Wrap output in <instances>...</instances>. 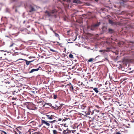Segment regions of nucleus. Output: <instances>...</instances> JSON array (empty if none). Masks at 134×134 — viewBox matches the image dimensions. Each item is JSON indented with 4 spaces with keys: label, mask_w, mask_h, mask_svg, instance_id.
Here are the masks:
<instances>
[{
    "label": "nucleus",
    "mask_w": 134,
    "mask_h": 134,
    "mask_svg": "<svg viewBox=\"0 0 134 134\" xmlns=\"http://www.w3.org/2000/svg\"><path fill=\"white\" fill-rule=\"evenodd\" d=\"M55 114L53 112H50L45 114V118L48 120H52L55 119V118H57L55 116Z\"/></svg>",
    "instance_id": "1"
},
{
    "label": "nucleus",
    "mask_w": 134,
    "mask_h": 134,
    "mask_svg": "<svg viewBox=\"0 0 134 134\" xmlns=\"http://www.w3.org/2000/svg\"><path fill=\"white\" fill-rule=\"evenodd\" d=\"M49 123V121L46 120L45 117H42V119H41V126L44 125L49 127L50 126Z\"/></svg>",
    "instance_id": "2"
},
{
    "label": "nucleus",
    "mask_w": 134,
    "mask_h": 134,
    "mask_svg": "<svg viewBox=\"0 0 134 134\" xmlns=\"http://www.w3.org/2000/svg\"><path fill=\"white\" fill-rule=\"evenodd\" d=\"M57 11L55 9L52 10L51 12H49L47 11L45 12V13L47 14V15L49 16H53L54 15H55V14L57 12Z\"/></svg>",
    "instance_id": "3"
},
{
    "label": "nucleus",
    "mask_w": 134,
    "mask_h": 134,
    "mask_svg": "<svg viewBox=\"0 0 134 134\" xmlns=\"http://www.w3.org/2000/svg\"><path fill=\"white\" fill-rule=\"evenodd\" d=\"M66 87H68L70 91H73L74 90H75L76 89L77 87L75 86H74V85H72L71 83H70L69 84H68Z\"/></svg>",
    "instance_id": "4"
},
{
    "label": "nucleus",
    "mask_w": 134,
    "mask_h": 134,
    "mask_svg": "<svg viewBox=\"0 0 134 134\" xmlns=\"http://www.w3.org/2000/svg\"><path fill=\"white\" fill-rule=\"evenodd\" d=\"M88 111H85V113L86 115H92L93 114L94 111L91 110L90 107H87Z\"/></svg>",
    "instance_id": "5"
},
{
    "label": "nucleus",
    "mask_w": 134,
    "mask_h": 134,
    "mask_svg": "<svg viewBox=\"0 0 134 134\" xmlns=\"http://www.w3.org/2000/svg\"><path fill=\"white\" fill-rule=\"evenodd\" d=\"M73 111H71L70 112H69L67 114H68L66 115H65L64 114V113H62V115L63 116H66V117L69 118V119H70V118H71L72 117V114H71V113Z\"/></svg>",
    "instance_id": "6"
},
{
    "label": "nucleus",
    "mask_w": 134,
    "mask_h": 134,
    "mask_svg": "<svg viewBox=\"0 0 134 134\" xmlns=\"http://www.w3.org/2000/svg\"><path fill=\"white\" fill-rule=\"evenodd\" d=\"M62 120V119L61 118H59L58 119V120H57L55 119H54V120L52 121H49L50 123L51 124H58V121H61Z\"/></svg>",
    "instance_id": "7"
},
{
    "label": "nucleus",
    "mask_w": 134,
    "mask_h": 134,
    "mask_svg": "<svg viewBox=\"0 0 134 134\" xmlns=\"http://www.w3.org/2000/svg\"><path fill=\"white\" fill-rule=\"evenodd\" d=\"M18 96V93L15 91H14L13 93L12 99L15 100L17 99V96Z\"/></svg>",
    "instance_id": "8"
},
{
    "label": "nucleus",
    "mask_w": 134,
    "mask_h": 134,
    "mask_svg": "<svg viewBox=\"0 0 134 134\" xmlns=\"http://www.w3.org/2000/svg\"><path fill=\"white\" fill-rule=\"evenodd\" d=\"M71 130H70L68 128H67L66 130L63 131V134H69L71 133Z\"/></svg>",
    "instance_id": "9"
},
{
    "label": "nucleus",
    "mask_w": 134,
    "mask_h": 134,
    "mask_svg": "<svg viewBox=\"0 0 134 134\" xmlns=\"http://www.w3.org/2000/svg\"><path fill=\"white\" fill-rule=\"evenodd\" d=\"M29 9H30L29 12L30 13L32 12H33L35 11V9L31 5H30L29 7Z\"/></svg>",
    "instance_id": "10"
},
{
    "label": "nucleus",
    "mask_w": 134,
    "mask_h": 134,
    "mask_svg": "<svg viewBox=\"0 0 134 134\" xmlns=\"http://www.w3.org/2000/svg\"><path fill=\"white\" fill-rule=\"evenodd\" d=\"M109 24H111V25H120V24L117 23H115L113 21L111 20H109Z\"/></svg>",
    "instance_id": "11"
},
{
    "label": "nucleus",
    "mask_w": 134,
    "mask_h": 134,
    "mask_svg": "<svg viewBox=\"0 0 134 134\" xmlns=\"http://www.w3.org/2000/svg\"><path fill=\"white\" fill-rule=\"evenodd\" d=\"M41 68V67H40V66H39V67L38 68H37V69H32L29 72V73H31L33 72H34V71H38L39 70V68Z\"/></svg>",
    "instance_id": "12"
},
{
    "label": "nucleus",
    "mask_w": 134,
    "mask_h": 134,
    "mask_svg": "<svg viewBox=\"0 0 134 134\" xmlns=\"http://www.w3.org/2000/svg\"><path fill=\"white\" fill-rule=\"evenodd\" d=\"M91 88H93V90L96 93H98L99 92V91L97 88L95 87L93 88V87H91Z\"/></svg>",
    "instance_id": "13"
},
{
    "label": "nucleus",
    "mask_w": 134,
    "mask_h": 134,
    "mask_svg": "<svg viewBox=\"0 0 134 134\" xmlns=\"http://www.w3.org/2000/svg\"><path fill=\"white\" fill-rule=\"evenodd\" d=\"M4 51L3 50H1L0 51V57L2 58V56L4 55Z\"/></svg>",
    "instance_id": "14"
},
{
    "label": "nucleus",
    "mask_w": 134,
    "mask_h": 134,
    "mask_svg": "<svg viewBox=\"0 0 134 134\" xmlns=\"http://www.w3.org/2000/svg\"><path fill=\"white\" fill-rule=\"evenodd\" d=\"M96 28L93 25L91 26L90 27V29L92 30H94L96 29Z\"/></svg>",
    "instance_id": "15"
},
{
    "label": "nucleus",
    "mask_w": 134,
    "mask_h": 134,
    "mask_svg": "<svg viewBox=\"0 0 134 134\" xmlns=\"http://www.w3.org/2000/svg\"><path fill=\"white\" fill-rule=\"evenodd\" d=\"M53 134H58V132L56 130H52Z\"/></svg>",
    "instance_id": "16"
},
{
    "label": "nucleus",
    "mask_w": 134,
    "mask_h": 134,
    "mask_svg": "<svg viewBox=\"0 0 134 134\" xmlns=\"http://www.w3.org/2000/svg\"><path fill=\"white\" fill-rule=\"evenodd\" d=\"M100 24V22L97 23L93 25L94 26H95L96 28Z\"/></svg>",
    "instance_id": "17"
},
{
    "label": "nucleus",
    "mask_w": 134,
    "mask_h": 134,
    "mask_svg": "<svg viewBox=\"0 0 134 134\" xmlns=\"http://www.w3.org/2000/svg\"><path fill=\"white\" fill-rule=\"evenodd\" d=\"M33 132L32 130L29 129L28 131L27 132L26 134H31L32 132Z\"/></svg>",
    "instance_id": "18"
},
{
    "label": "nucleus",
    "mask_w": 134,
    "mask_h": 134,
    "mask_svg": "<svg viewBox=\"0 0 134 134\" xmlns=\"http://www.w3.org/2000/svg\"><path fill=\"white\" fill-rule=\"evenodd\" d=\"M25 60L26 62V64L27 65H29L30 63H31V62H32L33 61H28L26 60Z\"/></svg>",
    "instance_id": "19"
},
{
    "label": "nucleus",
    "mask_w": 134,
    "mask_h": 134,
    "mask_svg": "<svg viewBox=\"0 0 134 134\" xmlns=\"http://www.w3.org/2000/svg\"><path fill=\"white\" fill-rule=\"evenodd\" d=\"M53 32L55 34V36L57 37H58V38L59 39L60 38H59V35L56 33L55 32V31H53Z\"/></svg>",
    "instance_id": "20"
},
{
    "label": "nucleus",
    "mask_w": 134,
    "mask_h": 134,
    "mask_svg": "<svg viewBox=\"0 0 134 134\" xmlns=\"http://www.w3.org/2000/svg\"><path fill=\"white\" fill-rule=\"evenodd\" d=\"M64 104H60V105L59 106H57V108L59 109H61V108H62V107H63V105H64Z\"/></svg>",
    "instance_id": "21"
},
{
    "label": "nucleus",
    "mask_w": 134,
    "mask_h": 134,
    "mask_svg": "<svg viewBox=\"0 0 134 134\" xmlns=\"http://www.w3.org/2000/svg\"><path fill=\"white\" fill-rule=\"evenodd\" d=\"M109 32L110 33H112L113 32L114 30L112 29H109L108 30Z\"/></svg>",
    "instance_id": "22"
},
{
    "label": "nucleus",
    "mask_w": 134,
    "mask_h": 134,
    "mask_svg": "<svg viewBox=\"0 0 134 134\" xmlns=\"http://www.w3.org/2000/svg\"><path fill=\"white\" fill-rule=\"evenodd\" d=\"M32 134H42V133L39 131L35 132L34 133L32 132Z\"/></svg>",
    "instance_id": "23"
},
{
    "label": "nucleus",
    "mask_w": 134,
    "mask_h": 134,
    "mask_svg": "<svg viewBox=\"0 0 134 134\" xmlns=\"http://www.w3.org/2000/svg\"><path fill=\"white\" fill-rule=\"evenodd\" d=\"M53 98L54 99H56L57 97V95L54 93L53 94Z\"/></svg>",
    "instance_id": "24"
},
{
    "label": "nucleus",
    "mask_w": 134,
    "mask_h": 134,
    "mask_svg": "<svg viewBox=\"0 0 134 134\" xmlns=\"http://www.w3.org/2000/svg\"><path fill=\"white\" fill-rule=\"evenodd\" d=\"M68 119H69V118L64 117V119H63L62 121H65Z\"/></svg>",
    "instance_id": "25"
},
{
    "label": "nucleus",
    "mask_w": 134,
    "mask_h": 134,
    "mask_svg": "<svg viewBox=\"0 0 134 134\" xmlns=\"http://www.w3.org/2000/svg\"><path fill=\"white\" fill-rule=\"evenodd\" d=\"M69 57L70 58H74V57H73V55L71 54H70L69 55Z\"/></svg>",
    "instance_id": "26"
},
{
    "label": "nucleus",
    "mask_w": 134,
    "mask_h": 134,
    "mask_svg": "<svg viewBox=\"0 0 134 134\" xmlns=\"http://www.w3.org/2000/svg\"><path fill=\"white\" fill-rule=\"evenodd\" d=\"M116 104L117 105H118L119 106H121V104H120V102H117V101H116Z\"/></svg>",
    "instance_id": "27"
},
{
    "label": "nucleus",
    "mask_w": 134,
    "mask_h": 134,
    "mask_svg": "<svg viewBox=\"0 0 134 134\" xmlns=\"http://www.w3.org/2000/svg\"><path fill=\"white\" fill-rule=\"evenodd\" d=\"M123 1V2H120V3H122L123 4L126 1H128V0H122Z\"/></svg>",
    "instance_id": "28"
},
{
    "label": "nucleus",
    "mask_w": 134,
    "mask_h": 134,
    "mask_svg": "<svg viewBox=\"0 0 134 134\" xmlns=\"http://www.w3.org/2000/svg\"><path fill=\"white\" fill-rule=\"evenodd\" d=\"M93 60V59L92 58H91L88 60V62H91Z\"/></svg>",
    "instance_id": "29"
},
{
    "label": "nucleus",
    "mask_w": 134,
    "mask_h": 134,
    "mask_svg": "<svg viewBox=\"0 0 134 134\" xmlns=\"http://www.w3.org/2000/svg\"><path fill=\"white\" fill-rule=\"evenodd\" d=\"M15 44L14 43H12L10 46H9V47H12Z\"/></svg>",
    "instance_id": "30"
},
{
    "label": "nucleus",
    "mask_w": 134,
    "mask_h": 134,
    "mask_svg": "<svg viewBox=\"0 0 134 134\" xmlns=\"http://www.w3.org/2000/svg\"><path fill=\"white\" fill-rule=\"evenodd\" d=\"M31 123L32 124H35V125L36 124L35 122V121H33L32 122H31Z\"/></svg>",
    "instance_id": "31"
},
{
    "label": "nucleus",
    "mask_w": 134,
    "mask_h": 134,
    "mask_svg": "<svg viewBox=\"0 0 134 134\" xmlns=\"http://www.w3.org/2000/svg\"><path fill=\"white\" fill-rule=\"evenodd\" d=\"M50 50L51 51H52L53 52H56V51H55L53 49H50Z\"/></svg>",
    "instance_id": "32"
},
{
    "label": "nucleus",
    "mask_w": 134,
    "mask_h": 134,
    "mask_svg": "<svg viewBox=\"0 0 134 134\" xmlns=\"http://www.w3.org/2000/svg\"><path fill=\"white\" fill-rule=\"evenodd\" d=\"M64 1H66V2H70V0H64Z\"/></svg>",
    "instance_id": "33"
},
{
    "label": "nucleus",
    "mask_w": 134,
    "mask_h": 134,
    "mask_svg": "<svg viewBox=\"0 0 134 134\" xmlns=\"http://www.w3.org/2000/svg\"><path fill=\"white\" fill-rule=\"evenodd\" d=\"M75 131H76V130H73L72 131L71 130V131L72 132V133H74L75 132Z\"/></svg>",
    "instance_id": "34"
},
{
    "label": "nucleus",
    "mask_w": 134,
    "mask_h": 134,
    "mask_svg": "<svg viewBox=\"0 0 134 134\" xmlns=\"http://www.w3.org/2000/svg\"><path fill=\"white\" fill-rule=\"evenodd\" d=\"M57 44H58L59 45V46H60L61 45V44L60 43L58 42H57Z\"/></svg>",
    "instance_id": "35"
},
{
    "label": "nucleus",
    "mask_w": 134,
    "mask_h": 134,
    "mask_svg": "<svg viewBox=\"0 0 134 134\" xmlns=\"http://www.w3.org/2000/svg\"><path fill=\"white\" fill-rule=\"evenodd\" d=\"M114 121L116 123V124L117 125H118V122H117V121L116 120H114Z\"/></svg>",
    "instance_id": "36"
},
{
    "label": "nucleus",
    "mask_w": 134,
    "mask_h": 134,
    "mask_svg": "<svg viewBox=\"0 0 134 134\" xmlns=\"http://www.w3.org/2000/svg\"><path fill=\"white\" fill-rule=\"evenodd\" d=\"M3 54H4V55H6V52H5L4 51V53Z\"/></svg>",
    "instance_id": "37"
},
{
    "label": "nucleus",
    "mask_w": 134,
    "mask_h": 134,
    "mask_svg": "<svg viewBox=\"0 0 134 134\" xmlns=\"http://www.w3.org/2000/svg\"><path fill=\"white\" fill-rule=\"evenodd\" d=\"M73 2L74 3H77V1H76L75 0L74 1H73Z\"/></svg>",
    "instance_id": "38"
},
{
    "label": "nucleus",
    "mask_w": 134,
    "mask_h": 134,
    "mask_svg": "<svg viewBox=\"0 0 134 134\" xmlns=\"http://www.w3.org/2000/svg\"><path fill=\"white\" fill-rule=\"evenodd\" d=\"M96 107L97 108H100V107H99V106L98 105H96Z\"/></svg>",
    "instance_id": "39"
},
{
    "label": "nucleus",
    "mask_w": 134,
    "mask_h": 134,
    "mask_svg": "<svg viewBox=\"0 0 134 134\" xmlns=\"http://www.w3.org/2000/svg\"><path fill=\"white\" fill-rule=\"evenodd\" d=\"M116 134H121L119 132H117L116 133Z\"/></svg>",
    "instance_id": "40"
},
{
    "label": "nucleus",
    "mask_w": 134,
    "mask_h": 134,
    "mask_svg": "<svg viewBox=\"0 0 134 134\" xmlns=\"http://www.w3.org/2000/svg\"><path fill=\"white\" fill-rule=\"evenodd\" d=\"M5 82L6 83H8V84H9L10 83V82Z\"/></svg>",
    "instance_id": "41"
},
{
    "label": "nucleus",
    "mask_w": 134,
    "mask_h": 134,
    "mask_svg": "<svg viewBox=\"0 0 134 134\" xmlns=\"http://www.w3.org/2000/svg\"><path fill=\"white\" fill-rule=\"evenodd\" d=\"M107 81L105 83V85H107Z\"/></svg>",
    "instance_id": "42"
},
{
    "label": "nucleus",
    "mask_w": 134,
    "mask_h": 134,
    "mask_svg": "<svg viewBox=\"0 0 134 134\" xmlns=\"http://www.w3.org/2000/svg\"><path fill=\"white\" fill-rule=\"evenodd\" d=\"M82 84H83L82 82H81V83L80 85H82Z\"/></svg>",
    "instance_id": "43"
},
{
    "label": "nucleus",
    "mask_w": 134,
    "mask_h": 134,
    "mask_svg": "<svg viewBox=\"0 0 134 134\" xmlns=\"http://www.w3.org/2000/svg\"><path fill=\"white\" fill-rule=\"evenodd\" d=\"M63 109H64V110H66V109H65V108H63Z\"/></svg>",
    "instance_id": "44"
},
{
    "label": "nucleus",
    "mask_w": 134,
    "mask_h": 134,
    "mask_svg": "<svg viewBox=\"0 0 134 134\" xmlns=\"http://www.w3.org/2000/svg\"><path fill=\"white\" fill-rule=\"evenodd\" d=\"M96 1L97 2L98 0H94Z\"/></svg>",
    "instance_id": "45"
},
{
    "label": "nucleus",
    "mask_w": 134,
    "mask_h": 134,
    "mask_svg": "<svg viewBox=\"0 0 134 134\" xmlns=\"http://www.w3.org/2000/svg\"><path fill=\"white\" fill-rule=\"evenodd\" d=\"M51 30L53 31V30L52 29H51Z\"/></svg>",
    "instance_id": "46"
},
{
    "label": "nucleus",
    "mask_w": 134,
    "mask_h": 134,
    "mask_svg": "<svg viewBox=\"0 0 134 134\" xmlns=\"http://www.w3.org/2000/svg\"><path fill=\"white\" fill-rule=\"evenodd\" d=\"M42 103V102H39V103Z\"/></svg>",
    "instance_id": "47"
},
{
    "label": "nucleus",
    "mask_w": 134,
    "mask_h": 134,
    "mask_svg": "<svg viewBox=\"0 0 134 134\" xmlns=\"http://www.w3.org/2000/svg\"><path fill=\"white\" fill-rule=\"evenodd\" d=\"M57 127V126H55V128Z\"/></svg>",
    "instance_id": "48"
},
{
    "label": "nucleus",
    "mask_w": 134,
    "mask_h": 134,
    "mask_svg": "<svg viewBox=\"0 0 134 134\" xmlns=\"http://www.w3.org/2000/svg\"><path fill=\"white\" fill-rule=\"evenodd\" d=\"M15 11H16H16H17V10H16H16H15Z\"/></svg>",
    "instance_id": "49"
},
{
    "label": "nucleus",
    "mask_w": 134,
    "mask_h": 134,
    "mask_svg": "<svg viewBox=\"0 0 134 134\" xmlns=\"http://www.w3.org/2000/svg\"><path fill=\"white\" fill-rule=\"evenodd\" d=\"M99 51L100 52H102V51Z\"/></svg>",
    "instance_id": "50"
},
{
    "label": "nucleus",
    "mask_w": 134,
    "mask_h": 134,
    "mask_svg": "<svg viewBox=\"0 0 134 134\" xmlns=\"http://www.w3.org/2000/svg\"><path fill=\"white\" fill-rule=\"evenodd\" d=\"M68 110H66V111H68Z\"/></svg>",
    "instance_id": "51"
},
{
    "label": "nucleus",
    "mask_w": 134,
    "mask_h": 134,
    "mask_svg": "<svg viewBox=\"0 0 134 134\" xmlns=\"http://www.w3.org/2000/svg\"><path fill=\"white\" fill-rule=\"evenodd\" d=\"M131 42L132 43H133V42Z\"/></svg>",
    "instance_id": "52"
}]
</instances>
